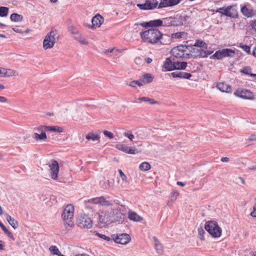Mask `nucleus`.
<instances>
[{"mask_svg":"<svg viewBox=\"0 0 256 256\" xmlns=\"http://www.w3.org/2000/svg\"><path fill=\"white\" fill-rule=\"evenodd\" d=\"M230 159L227 157H224L221 158V161L222 162H228Z\"/></svg>","mask_w":256,"mask_h":256,"instance_id":"69168bd1","label":"nucleus"},{"mask_svg":"<svg viewBox=\"0 0 256 256\" xmlns=\"http://www.w3.org/2000/svg\"><path fill=\"white\" fill-rule=\"evenodd\" d=\"M194 46H198L199 48H201L202 49L206 48V44L202 41L201 40H197L194 44Z\"/></svg>","mask_w":256,"mask_h":256,"instance_id":"a19ab883","label":"nucleus"},{"mask_svg":"<svg viewBox=\"0 0 256 256\" xmlns=\"http://www.w3.org/2000/svg\"><path fill=\"white\" fill-rule=\"evenodd\" d=\"M128 218L134 222H140L142 218L138 216L136 212L130 210L128 212Z\"/></svg>","mask_w":256,"mask_h":256,"instance_id":"5701e85b","label":"nucleus"},{"mask_svg":"<svg viewBox=\"0 0 256 256\" xmlns=\"http://www.w3.org/2000/svg\"><path fill=\"white\" fill-rule=\"evenodd\" d=\"M4 72V68H0V77H3Z\"/></svg>","mask_w":256,"mask_h":256,"instance_id":"774afa93","label":"nucleus"},{"mask_svg":"<svg viewBox=\"0 0 256 256\" xmlns=\"http://www.w3.org/2000/svg\"><path fill=\"white\" fill-rule=\"evenodd\" d=\"M86 138L88 140H92V141H96L99 140L100 136L98 134H94L92 133H89L86 136Z\"/></svg>","mask_w":256,"mask_h":256,"instance_id":"58836bf2","label":"nucleus"},{"mask_svg":"<svg viewBox=\"0 0 256 256\" xmlns=\"http://www.w3.org/2000/svg\"><path fill=\"white\" fill-rule=\"evenodd\" d=\"M142 80H141V78H140V80H134V82H135V84L136 85H138V86H144L143 85V84L142 82Z\"/></svg>","mask_w":256,"mask_h":256,"instance_id":"6e6d98bb","label":"nucleus"},{"mask_svg":"<svg viewBox=\"0 0 256 256\" xmlns=\"http://www.w3.org/2000/svg\"><path fill=\"white\" fill-rule=\"evenodd\" d=\"M250 216L254 218L256 217V208L254 206L253 211L251 212Z\"/></svg>","mask_w":256,"mask_h":256,"instance_id":"4d7b16f0","label":"nucleus"},{"mask_svg":"<svg viewBox=\"0 0 256 256\" xmlns=\"http://www.w3.org/2000/svg\"><path fill=\"white\" fill-rule=\"evenodd\" d=\"M118 172H119V174H120V176L122 178V181H124L126 183H127L128 182V180L127 176H126V175L120 170H118Z\"/></svg>","mask_w":256,"mask_h":256,"instance_id":"37998d69","label":"nucleus"},{"mask_svg":"<svg viewBox=\"0 0 256 256\" xmlns=\"http://www.w3.org/2000/svg\"><path fill=\"white\" fill-rule=\"evenodd\" d=\"M182 0H160L158 8L170 7L179 4Z\"/></svg>","mask_w":256,"mask_h":256,"instance_id":"dca6fc26","label":"nucleus"},{"mask_svg":"<svg viewBox=\"0 0 256 256\" xmlns=\"http://www.w3.org/2000/svg\"><path fill=\"white\" fill-rule=\"evenodd\" d=\"M152 240H154V246L157 254H158L160 255L162 254H163L164 250L162 244L155 236H154L152 238Z\"/></svg>","mask_w":256,"mask_h":256,"instance_id":"aec40b11","label":"nucleus"},{"mask_svg":"<svg viewBox=\"0 0 256 256\" xmlns=\"http://www.w3.org/2000/svg\"><path fill=\"white\" fill-rule=\"evenodd\" d=\"M179 195V193L177 191H173L171 193L170 196V200L168 202V205L170 206L172 205L176 200L178 196Z\"/></svg>","mask_w":256,"mask_h":256,"instance_id":"c85d7f7f","label":"nucleus"},{"mask_svg":"<svg viewBox=\"0 0 256 256\" xmlns=\"http://www.w3.org/2000/svg\"><path fill=\"white\" fill-rule=\"evenodd\" d=\"M82 36V34L80 33L79 32H76V34H74L73 35V38L76 40H78V38H80V37Z\"/></svg>","mask_w":256,"mask_h":256,"instance_id":"13d9d810","label":"nucleus"},{"mask_svg":"<svg viewBox=\"0 0 256 256\" xmlns=\"http://www.w3.org/2000/svg\"><path fill=\"white\" fill-rule=\"evenodd\" d=\"M124 136L128 138L130 140L133 141L134 138V136L133 134L129 132H125L124 133Z\"/></svg>","mask_w":256,"mask_h":256,"instance_id":"a18cd8bd","label":"nucleus"},{"mask_svg":"<svg viewBox=\"0 0 256 256\" xmlns=\"http://www.w3.org/2000/svg\"><path fill=\"white\" fill-rule=\"evenodd\" d=\"M151 166L148 162H143L139 166V168L142 171H147L150 170Z\"/></svg>","mask_w":256,"mask_h":256,"instance_id":"72a5a7b5","label":"nucleus"},{"mask_svg":"<svg viewBox=\"0 0 256 256\" xmlns=\"http://www.w3.org/2000/svg\"><path fill=\"white\" fill-rule=\"evenodd\" d=\"M110 208L102 210L99 215L100 222L108 225L112 222H120L124 218V214L118 207L112 204Z\"/></svg>","mask_w":256,"mask_h":256,"instance_id":"f257e3e1","label":"nucleus"},{"mask_svg":"<svg viewBox=\"0 0 256 256\" xmlns=\"http://www.w3.org/2000/svg\"><path fill=\"white\" fill-rule=\"evenodd\" d=\"M205 233L204 230L202 228H198V234L200 236V239L202 240H204V234Z\"/></svg>","mask_w":256,"mask_h":256,"instance_id":"de8ad7c7","label":"nucleus"},{"mask_svg":"<svg viewBox=\"0 0 256 256\" xmlns=\"http://www.w3.org/2000/svg\"><path fill=\"white\" fill-rule=\"evenodd\" d=\"M250 26L251 27V29L256 32V19L252 20L250 23Z\"/></svg>","mask_w":256,"mask_h":256,"instance_id":"09e8293b","label":"nucleus"},{"mask_svg":"<svg viewBox=\"0 0 256 256\" xmlns=\"http://www.w3.org/2000/svg\"><path fill=\"white\" fill-rule=\"evenodd\" d=\"M191 76V74L184 72V78L189 79Z\"/></svg>","mask_w":256,"mask_h":256,"instance_id":"680f3d73","label":"nucleus"},{"mask_svg":"<svg viewBox=\"0 0 256 256\" xmlns=\"http://www.w3.org/2000/svg\"><path fill=\"white\" fill-rule=\"evenodd\" d=\"M104 134L105 136L108 137L110 139H112L114 137V134L108 131V130H104Z\"/></svg>","mask_w":256,"mask_h":256,"instance_id":"864d4df0","label":"nucleus"},{"mask_svg":"<svg viewBox=\"0 0 256 256\" xmlns=\"http://www.w3.org/2000/svg\"><path fill=\"white\" fill-rule=\"evenodd\" d=\"M150 21L151 24V28L158 27L160 26H162V20L158 19Z\"/></svg>","mask_w":256,"mask_h":256,"instance_id":"4c0bfd02","label":"nucleus"},{"mask_svg":"<svg viewBox=\"0 0 256 256\" xmlns=\"http://www.w3.org/2000/svg\"><path fill=\"white\" fill-rule=\"evenodd\" d=\"M59 37L58 31L55 29H52L47 34L43 40L42 46L44 50L52 48L58 40Z\"/></svg>","mask_w":256,"mask_h":256,"instance_id":"20e7f679","label":"nucleus"},{"mask_svg":"<svg viewBox=\"0 0 256 256\" xmlns=\"http://www.w3.org/2000/svg\"><path fill=\"white\" fill-rule=\"evenodd\" d=\"M8 12V8L6 7L0 6V16H6Z\"/></svg>","mask_w":256,"mask_h":256,"instance_id":"ea45409f","label":"nucleus"},{"mask_svg":"<svg viewBox=\"0 0 256 256\" xmlns=\"http://www.w3.org/2000/svg\"><path fill=\"white\" fill-rule=\"evenodd\" d=\"M69 31L72 34H76V32H78V30L73 26H70L68 28Z\"/></svg>","mask_w":256,"mask_h":256,"instance_id":"8fccbe9b","label":"nucleus"},{"mask_svg":"<svg viewBox=\"0 0 256 256\" xmlns=\"http://www.w3.org/2000/svg\"><path fill=\"white\" fill-rule=\"evenodd\" d=\"M100 187L103 189H108L110 187V182L108 180L102 179L100 182Z\"/></svg>","mask_w":256,"mask_h":256,"instance_id":"c9c22d12","label":"nucleus"},{"mask_svg":"<svg viewBox=\"0 0 256 256\" xmlns=\"http://www.w3.org/2000/svg\"><path fill=\"white\" fill-rule=\"evenodd\" d=\"M76 224L81 228H90L92 227V222L88 216L81 214L78 216Z\"/></svg>","mask_w":256,"mask_h":256,"instance_id":"0eeeda50","label":"nucleus"},{"mask_svg":"<svg viewBox=\"0 0 256 256\" xmlns=\"http://www.w3.org/2000/svg\"><path fill=\"white\" fill-rule=\"evenodd\" d=\"M4 249V242L0 240V250H2Z\"/></svg>","mask_w":256,"mask_h":256,"instance_id":"338daca9","label":"nucleus"},{"mask_svg":"<svg viewBox=\"0 0 256 256\" xmlns=\"http://www.w3.org/2000/svg\"><path fill=\"white\" fill-rule=\"evenodd\" d=\"M174 60V58L172 57L166 58L163 66L164 68H165V71H171L176 70Z\"/></svg>","mask_w":256,"mask_h":256,"instance_id":"f3484780","label":"nucleus"},{"mask_svg":"<svg viewBox=\"0 0 256 256\" xmlns=\"http://www.w3.org/2000/svg\"><path fill=\"white\" fill-rule=\"evenodd\" d=\"M216 86L220 91L222 92H230L232 90L230 86L228 85L224 82L218 83Z\"/></svg>","mask_w":256,"mask_h":256,"instance_id":"412c9836","label":"nucleus"},{"mask_svg":"<svg viewBox=\"0 0 256 256\" xmlns=\"http://www.w3.org/2000/svg\"><path fill=\"white\" fill-rule=\"evenodd\" d=\"M179 72H173L171 73V75L173 78H178Z\"/></svg>","mask_w":256,"mask_h":256,"instance_id":"0e129e2a","label":"nucleus"},{"mask_svg":"<svg viewBox=\"0 0 256 256\" xmlns=\"http://www.w3.org/2000/svg\"><path fill=\"white\" fill-rule=\"evenodd\" d=\"M234 94L240 98L246 100H254L253 94L248 90H238L234 92Z\"/></svg>","mask_w":256,"mask_h":256,"instance_id":"f8f14e48","label":"nucleus"},{"mask_svg":"<svg viewBox=\"0 0 256 256\" xmlns=\"http://www.w3.org/2000/svg\"><path fill=\"white\" fill-rule=\"evenodd\" d=\"M113 240L115 242L122 244H126L130 240V236L126 234H122L119 235L113 236Z\"/></svg>","mask_w":256,"mask_h":256,"instance_id":"4468645a","label":"nucleus"},{"mask_svg":"<svg viewBox=\"0 0 256 256\" xmlns=\"http://www.w3.org/2000/svg\"><path fill=\"white\" fill-rule=\"evenodd\" d=\"M216 12L224 14V16L235 18L238 15L237 11L236 8L233 6H229L227 8H220L217 9Z\"/></svg>","mask_w":256,"mask_h":256,"instance_id":"6e6552de","label":"nucleus"},{"mask_svg":"<svg viewBox=\"0 0 256 256\" xmlns=\"http://www.w3.org/2000/svg\"><path fill=\"white\" fill-rule=\"evenodd\" d=\"M10 18L12 21L18 22H21L23 19V16L20 14L14 13L11 14Z\"/></svg>","mask_w":256,"mask_h":256,"instance_id":"473e14b6","label":"nucleus"},{"mask_svg":"<svg viewBox=\"0 0 256 256\" xmlns=\"http://www.w3.org/2000/svg\"><path fill=\"white\" fill-rule=\"evenodd\" d=\"M74 210V206L68 204L65 207L62 214L64 226L68 230H72L74 226L73 221Z\"/></svg>","mask_w":256,"mask_h":256,"instance_id":"7ed1b4c3","label":"nucleus"},{"mask_svg":"<svg viewBox=\"0 0 256 256\" xmlns=\"http://www.w3.org/2000/svg\"><path fill=\"white\" fill-rule=\"evenodd\" d=\"M241 12L244 16L248 18L252 17L255 13L252 9L248 8L245 6L241 8Z\"/></svg>","mask_w":256,"mask_h":256,"instance_id":"4be33fe9","label":"nucleus"},{"mask_svg":"<svg viewBox=\"0 0 256 256\" xmlns=\"http://www.w3.org/2000/svg\"><path fill=\"white\" fill-rule=\"evenodd\" d=\"M8 101L7 98L2 96H0V102H6Z\"/></svg>","mask_w":256,"mask_h":256,"instance_id":"052dcab7","label":"nucleus"},{"mask_svg":"<svg viewBox=\"0 0 256 256\" xmlns=\"http://www.w3.org/2000/svg\"><path fill=\"white\" fill-rule=\"evenodd\" d=\"M126 153L128 154H135L136 152V149L134 148H130L128 146V149L126 150Z\"/></svg>","mask_w":256,"mask_h":256,"instance_id":"603ef678","label":"nucleus"},{"mask_svg":"<svg viewBox=\"0 0 256 256\" xmlns=\"http://www.w3.org/2000/svg\"><path fill=\"white\" fill-rule=\"evenodd\" d=\"M176 20V18L172 16L164 18L162 20V26L168 27L172 26H178L179 24Z\"/></svg>","mask_w":256,"mask_h":256,"instance_id":"a211bd4d","label":"nucleus"},{"mask_svg":"<svg viewBox=\"0 0 256 256\" xmlns=\"http://www.w3.org/2000/svg\"><path fill=\"white\" fill-rule=\"evenodd\" d=\"M96 235L98 236L99 238L104 239L106 241H109L110 240V238H108V236H106V235L100 234V233H96Z\"/></svg>","mask_w":256,"mask_h":256,"instance_id":"3c124183","label":"nucleus"},{"mask_svg":"<svg viewBox=\"0 0 256 256\" xmlns=\"http://www.w3.org/2000/svg\"><path fill=\"white\" fill-rule=\"evenodd\" d=\"M137 6L140 9L142 10H148V4L147 1L144 4H138Z\"/></svg>","mask_w":256,"mask_h":256,"instance_id":"49530a36","label":"nucleus"},{"mask_svg":"<svg viewBox=\"0 0 256 256\" xmlns=\"http://www.w3.org/2000/svg\"><path fill=\"white\" fill-rule=\"evenodd\" d=\"M234 54V50L231 49L224 48L216 52L214 54V56L218 59L220 60L226 56L233 57Z\"/></svg>","mask_w":256,"mask_h":256,"instance_id":"9b49d317","label":"nucleus"},{"mask_svg":"<svg viewBox=\"0 0 256 256\" xmlns=\"http://www.w3.org/2000/svg\"><path fill=\"white\" fill-rule=\"evenodd\" d=\"M140 38L144 42L149 44H165L163 34L156 28H150L140 34Z\"/></svg>","mask_w":256,"mask_h":256,"instance_id":"f03ea898","label":"nucleus"},{"mask_svg":"<svg viewBox=\"0 0 256 256\" xmlns=\"http://www.w3.org/2000/svg\"><path fill=\"white\" fill-rule=\"evenodd\" d=\"M86 202L100 204L106 206H112V201L107 200L104 196L92 198L88 200Z\"/></svg>","mask_w":256,"mask_h":256,"instance_id":"1a4fd4ad","label":"nucleus"},{"mask_svg":"<svg viewBox=\"0 0 256 256\" xmlns=\"http://www.w3.org/2000/svg\"><path fill=\"white\" fill-rule=\"evenodd\" d=\"M146 1L148 10H153L154 8H158L159 4L156 0H148Z\"/></svg>","mask_w":256,"mask_h":256,"instance_id":"7c9ffc66","label":"nucleus"},{"mask_svg":"<svg viewBox=\"0 0 256 256\" xmlns=\"http://www.w3.org/2000/svg\"><path fill=\"white\" fill-rule=\"evenodd\" d=\"M248 140H249V141H256V135H252L248 138Z\"/></svg>","mask_w":256,"mask_h":256,"instance_id":"bf43d9fd","label":"nucleus"},{"mask_svg":"<svg viewBox=\"0 0 256 256\" xmlns=\"http://www.w3.org/2000/svg\"><path fill=\"white\" fill-rule=\"evenodd\" d=\"M104 19L100 14H96L92 20L93 27L99 28L102 24Z\"/></svg>","mask_w":256,"mask_h":256,"instance_id":"6ab92c4d","label":"nucleus"},{"mask_svg":"<svg viewBox=\"0 0 256 256\" xmlns=\"http://www.w3.org/2000/svg\"><path fill=\"white\" fill-rule=\"evenodd\" d=\"M116 148L120 150H122L124 152H126V150L128 149V146H126V145L124 144H116Z\"/></svg>","mask_w":256,"mask_h":256,"instance_id":"79ce46f5","label":"nucleus"},{"mask_svg":"<svg viewBox=\"0 0 256 256\" xmlns=\"http://www.w3.org/2000/svg\"><path fill=\"white\" fill-rule=\"evenodd\" d=\"M5 216L8 222L14 229L18 227V222L14 218L8 214H6Z\"/></svg>","mask_w":256,"mask_h":256,"instance_id":"393cba45","label":"nucleus"},{"mask_svg":"<svg viewBox=\"0 0 256 256\" xmlns=\"http://www.w3.org/2000/svg\"><path fill=\"white\" fill-rule=\"evenodd\" d=\"M185 35V32H178L174 34H172L170 36V38L172 40H179Z\"/></svg>","mask_w":256,"mask_h":256,"instance_id":"2f4dec72","label":"nucleus"},{"mask_svg":"<svg viewBox=\"0 0 256 256\" xmlns=\"http://www.w3.org/2000/svg\"><path fill=\"white\" fill-rule=\"evenodd\" d=\"M143 85L147 84L152 81L154 77L150 74H146L141 77Z\"/></svg>","mask_w":256,"mask_h":256,"instance_id":"bb28decb","label":"nucleus"},{"mask_svg":"<svg viewBox=\"0 0 256 256\" xmlns=\"http://www.w3.org/2000/svg\"><path fill=\"white\" fill-rule=\"evenodd\" d=\"M49 250L52 254L60 256L62 254L58 248L55 246H50L49 248Z\"/></svg>","mask_w":256,"mask_h":256,"instance_id":"f704fd0d","label":"nucleus"},{"mask_svg":"<svg viewBox=\"0 0 256 256\" xmlns=\"http://www.w3.org/2000/svg\"><path fill=\"white\" fill-rule=\"evenodd\" d=\"M206 230L209 234L214 238H218L220 236L222 230L218 226V223L214 221H208L204 225Z\"/></svg>","mask_w":256,"mask_h":256,"instance_id":"39448f33","label":"nucleus"},{"mask_svg":"<svg viewBox=\"0 0 256 256\" xmlns=\"http://www.w3.org/2000/svg\"><path fill=\"white\" fill-rule=\"evenodd\" d=\"M140 25L144 28L151 27L150 21L140 23Z\"/></svg>","mask_w":256,"mask_h":256,"instance_id":"5fc2aeb1","label":"nucleus"},{"mask_svg":"<svg viewBox=\"0 0 256 256\" xmlns=\"http://www.w3.org/2000/svg\"><path fill=\"white\" fill-rule=\"evenodd\" d=\"M144 60L145 62L148 64H150L152 62V58H146L145 59H144Z\"/></svg>","mask_w":256,"mask_h":256,"instance_id":"e2e57ef3","label":"nucleus"},{"mask_svg":"<svg viewBox=\"0 0 256 256\" xmlns=\"http://www.w3.org/2000/svg\"><path fill=\"white\" fill-rule=\"evenodd\" d=\"M172 56L176 58H188L189 54L188 52V46H178L172 48L170 51Z\"/></svg>","mask_w":256,"mask_h":256,"instance_id":"423d86ee","label":"nucleus"},{"mask_svg":"<svg viewBox=\"0 0 256 256\" xmlns=\"http://www.w3.org/2000/svg\"><path fill=\"white\" fill-rule=\"evenodd\" d=\"M44 128L46 131H50V132H58L60 133L62 132V128L60 127H58L57 126H42Z\"/></svg>","mask_w":256,"mask_h":256,"instance_id":"cd10ccee","label":"nucleus"},{"mask_svg":"<svg viewBox=\"0 0 256 256\" xmlns=\"http://www.w3.org/2000/svg\"><path fill=\"white\" fill-rule=\"evenodd\" d=\"M188 52H190L194 58L204 57L206 55L205 52L201 48L198 46H188Z\"/></svg>","mask_w":256,"mask_h":256,"instance_id":"9d476101","label":"nucleus"},{"mask_svg":"<svg viewBox=\"0 0 256 256\" xmlns=\"http://www.w3.org/2000/svg\"><path fill=\"white\" fill-rule=\"evenodd\" d=\"M50 170V176L52 178L57 180L58 174L59 172V166L58 162L54 160L52 162V164L49 165Z\"/></svg>","mask_w":256,"mask_h":256,"instance_id":"2eb2a0df","label":"nucleus"},{"mask_svg":"<svg viewBox=\"0 0 256 256\" xmlns=\"http://www.w3.org/2000/svg\"><path fill=\"white\" fill-rule=\"evenodd\" d=\"M40 134H38V132H34L32 134V138L35 139L36 140H42L46 141L47 139V136L46 134V130L42 126H40L35 129Z\"/></svg>","mask_w":256,"mask_h":256,"instance_id":"ddd939ff","label":"nucleus"},{"mask_svg":"<svg viewBox=\"0 0 256 256\" xmlns=\"http://www.w3.org/2000/svg\"><path fill=\"white\" fill-rule=\"evenodd\" d=\"M143 102L145 103H149L150 104H157L159 102L158 101H156L152 98H150L146 97H140L137 99V100L136 101V102Z\"/></svg>","mask_w":256,"mask_h":256,"instance_id":"a878e982","label":"nucleus"},{"mask_svg":"<svg viewBox=\"0 0 256 256\" xmlns=\"http://www.w3.org/2000/svg\"><path fill=\"white\" fill-rule=\"evenodd\" d=\"M18 75V72L16 70L10 68H4L3 77L16 76Z\"/></svg>","mask_w":256,"mask_h":256,"instance_id":"b1692460","label":"nucleus"},{"mask_svg":"<svg viewBox=\"0 0 256 256\" xmlns=\"http://www.w3.org/2000/svg\"><path fill=\"white\" fill-rule=\"evenodd\" d=\"M0 227L2 228L3 231L4 232V233L10 238L14 240V237L12 234L11 232H10L0 222Z\"/></svg>","mask_w":256,"mask_h":256,"instance_id":"e433bc0d","label":"nucleus"},{"mask_svg":"<svg viewBox=\"0 0 256 256\" xmlns=\"http://www.w3.org/2000/svg\"><path fill=\"white\" fill-rule=\"evenodd\" d=\"M187 66L186 62H180L174 60V67L176 70H184Z\"/></svg>","mask_w":256,"mask_h":256,"instance_id":"c756f323","label":"nucleus"},{"mask_svg":"<svg viewBox=\"0 0 256 256\" xmlns=\"http://www.w3.org/2000/svg\"><path fill=\"white\" fill-rule=\"evenodd\" d=\"M80 44L84 45H88V42L84 38L82 35L78 38V39L76 40Z\"/></svg>","mask_w":256,"mask_h":256,"instance_id":"c03bdc74","label":"nucleus"}]
</instances>
